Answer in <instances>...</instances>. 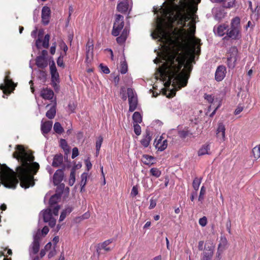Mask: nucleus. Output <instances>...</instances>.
<instances>
[{"mask_svg": "<svg viewBox=\"0 0 260 260\" xmlns=\"http://www.w3.org/2000/svg\"><path fill=\"white\" fill-rule=\"evenodd\" d=\"M180 49L174 51L171 54H170L167 58V61L169 63L168 67V80L165 83L166 87H169L172 83V86L175 87L176 82L181 84V86L185 87L187 83V80L189 76L190 72L191 70V68L187 69V71L183 69L181 70L182 67L184 65L186 57L184 54L179 52L183 44L180 43Z\"/></svg>", "mask_w": 260, "mask_h": 260, "instance_id": "nucleus-1", "label": "nucleus"}, {"mask_svg": "<svg viewBox=\"0 0 260 260\" xmlns=\"http://www.w3.org/2000/svg\"><path fill=\"white\" fill-rule=\"evenodd\" d=\"M240 18L237 16L233 18L231 22V27L226 31V36L224 39L228 40L231 38L233 40H239L241 37L240 32Z\"/></svg>", "mask_w": 260, "mask_h": 260, "instance_id": "nucleus-2", "label": "nucleus"}, {"mask_svg": "<svg viewBox=\"0 0 260 260\" xmlns=\"http://www.w3.org/2000/svg\"><path fill=\"white\" fill-rule=\"evenodd\" d=\"M65 170V165H63L61 169L56 171L53 175V182L54 185H57L61 183L64 177V171Z\"/></svg>", "mask_w": 260, "mask_h": 260, "instance_id": "nucleus-3", "label": "nucleus"}, {"mask_svg": "<svg viewBox=\"0 0 260 260\" xmlns=\"http://www.w3.org/2000/svg\"><path fill=\"white\" fill-rule=\"evenodd\" d=\"M51 10L50 8L47 6H44L42 9V22L44 25H47L49 23Z\"/></svg>", "mask_w": 260, "mask_h": 260, "instance_id": "nucleus-4", "label": "nucleus"}, {"mask_svg": "<svg viewBox=\"0 0 260 260\" xmlns=\"http://www.w3.org/2000/svg\"><path fill=\"white\" fill-rule=\"evenodd\" d=\"M226 68L224 66H219L217 67L215 74V79L217 81H221L225 76Z\"/></svg>", "mask_w": 260, "mask_h": 260, "instance_id": "nucleus-5", "label": "nucleus"}, {"mask_svg": "<svg viewBox=\"0 0 260 260\" xmlns=\"http://www.w3.org/2000/svg\"><path fill=\"white\" fill-rule=\"evenodd\" d=\"M151 139L150 131L148 128H147L145 131V134L143 135V139L140 141V143L143 146L147 148L149 145Z\"/></svg>", "mask_w": 260, "mask_h": 260, "instance_id": "nucleus-6", "label": "nucleus"}, {"mask_svg": "<svg viewBox=\"0 0 260 260\" xmlns=\"http://www.w3.org/2000/svg\"><path fill=\"white\" fill-rule=\"evenodd\" d=\"M214 247L212 245L205 246L203 260H211L213 254Z\"/></svg>", "mask_w": 260, "mask_h": 260, "instance_id": "nucleus-7", "label": "nucleus"}, {"mask_svg": "<svg viewBox=\"0 0 260 260\" xmlns=\"http://www.w3.org/2000/svg\"><path fill=\"white\" fill-rule=\"evenodd\" d=\"M40 95L44 99L51 100L53 97L54 92L51 89L43 88L41 91Z\"/></svg>", "mask_w": 260, "mask_h": 260, "instance_id": "nucleus-8", "label": "nucleus"}, {"mask_svg": "<svg viewBox=\"0 0 260 260\" xmlns=\"http://www.w3.org/2000/svg\"><path fill=\"white\" fill-rule=\"evenodd\" d=\"M52 126V122L51 121H46L45 122H41V131L43 135L47 134L51 131Z\"/></svg>", "mask_w": 260, "mask_h": 260, "instance_id": "nucleus-9", "label": "nucleus"}, {"mask_svg": "<svg viewBox=\"0 0 260 260\" xmlns=\"http://www.w3.org/2000/svg\"><path fill=\"white\" fill-rule=\"evenodd\" d=\"M161 137L157 141V143L155 145V147L158 151H162L165 150L168 146V141L167 140H165L161 143ZM156 142V140L154 141V143Z\"/></svg>", "mask_w": 260, "mask_h": 260, "instance_id": "nucleus-10", "label": "nucleus"}, {"mask_svg": "<svg viewBox=\"0 0 260 260\" xmlns=\"http://www.w3.org/2000/svg\"><path fill=\"white\" fill-rule=\"evenodd\" d=\"M63 163V155L61 153L55 154L54 156L52 166L58 167Z\"/></svg>", "mask_w": 260, "mask_h": 260, "instance_id": "nucleus-11", "label": "nucleus"}, {"mask_svg": "<svg viewBox=\"0 0 260 260\" xmlns=\"http://www.w3.org/2000/svg\"><path fill=\"white\" fill-rule=\"evenodd\" d=\"M42 214L43 221L44 222H48L53 218L52 213L51 209L49 208L41 211V214Z\"/></svg>", "mask_w": 260, "mask_h": 260, "instance_id": "nucleus-12", "label": "nucleus"}, {"mask_svg": "<svg viewBox=\"0 0 260 260\" xmlns=\"http://www.w3.org/2000/svg\"><path fill=\"white\" fill-rule=\"evenodd\" d=\"M36 64L39 68L41 69H44L48 66L47 59L43 58L41 56L36 57Z\"/></svg>", "mask_w": 260, "mask_h": 260, "instance_id": "nucleus-13", "label": "nucleus"}, {"mask_svg": "<svg viewBox=\"0 0 260 260\" xmlns=\"http://www.w3.org/2000/svg\"><path fill=\"white\" fill-rule=\"evenodd\" d=\"M225 131L224 125L222 122L219 123L216 130V136L219 137V134L221 133V140L223 141L225 139Z\"/></svg>", "mask_w": 260, "mask_h": 260, "instance_id": "nucleus-14", "label": "nucleus"}, {"mask_svg": "<svg viewBox=\"0 0 260 260\" xmlns=\"http://www.w3.org/2000/svg\"><path fill=\"white\" fill-rule=\"evenodd\" d=\"M73 210V207L68 206L61 213L59 217V221L63 220L68 214H69Z\"/></svg>", "mask_w": 260, "mask_h": 260, "instance_id": "nucleus-15", "label": "nucleus"}, {"mask_svg": "<svg viewBox=\"0 0 260 260\" xmlns=\"http://www.w3.org/2000/svg\"><path fill=\"white\" fill-rule=\"evenodd\" d=\"M128 104H129V112H132L134 111L137 108L138 105V100L137 98H134L128 99Z\"/></svg>", "mask_w": 260, "mask_h": 260, "instance_id": "nucleus-16", "label": "nucleus"}, {"mask_svg": "<svg viewBox=\"0 0 260 260\" xmlns=\"http://www.w3.org/2000/svg\"><path fill=\"white\" fill-rule=\"evenodd\" d=\"M143 162L146 165H151L154 164L152 162L153 160L155 159L154 157L149 155L147 154H144L143 155Z\"/></svg>", "mask_w": 260, "mask_h": 260, "instance_id": "nucleus-17", "label": "nucleus"}, {"mask_svg": "<svg viewBox=\"0 0 260 260\" xmlns=\"http://www.w3.org/2000/svg\"><path fill=\"white\" fill-rule=\"evenodd\" d=\"M238 53V50L236 47H231L229 50L228 57H231V58L237 59Z\"/></svg>", "mask_w": 260, "mask_h": 260, "instance_id": "nucleus-18", "label": "nucleus"}, {"mask_svg": "<svg viewBox=\"0 0 260 260\" xmlns=\"http://www.w3.org/2000/svg\"><path fill=\"white\" fill-rule=\"evenodd\" d=\"M56 114V104L53 105L46 113V116L50 119L54 118Z\"/></svg>", "mask_w": 260, "mask_h": 260, "instance_id": "nucleus-19", "label": "nucleus"}, {"mask_svg": "<svg viewBox=\"0 0 260 260\" xmlns=\"http://www.w3.org/2000/svg\"><path fill=\"white\" fill-rule=\"evenodd\" d=\"M114 23H117L116 25L120 29H122L124 26L123 17L121 15L117 14L116 15L115 21Z\"/></svg>", "mask_w": 260, "mask_h": 260, "instance_id": "nucleus-20", "label": "nucleus"}, {"mask_svg": "<svg viewBox=\"0 0 260 260\" xmlns=\"http://www.w3.org/2000/svg\"><path fill=\"white\" fill-rule=\"evenodd\" d=\"M210 150V146L209 144L203 145L198 151V155L202 156L205 154H209L208 151Z\"/></svg>", "mask_w": 260, "mask_h": 260, "instance_id": "nucleus-21", "label": "nucleus"}, {"mask_svg": "<svg viewBox=\"0 0 260 260\" xmlns=\"http://www.w3.org/2000/svg\"><path fill=\"white\" fill-rule=\"evenodd\" d=\"M117 10L121 13H125L128 9V4L126 2H120L117 6Z\"/></svg>", "mask_w": 260, "mask_h": 260, "instance_id": "nucleus-22", "label": "nucleus"}, {"mask_svg": "<svg viewBox=\"0 0 260 260\" xmlns=\"http://www.w3.org/2000/svg\"><path fill=\"white\" fill-rule=\"evenodd\" d=\"M229 28V26L226 24L220 25L217 29V33L219 36H223Z\"/></svg>", "mask_w": 260, "mask_h": 260, "instance_id": "nucleus-23", "label": "nucleus"}, {"mask_svg": "<svg viewBox=\"0 0 260 260\" xmlns=\"http://www.w3.org/2000/svg\"><path fill=\"white\" fill-rule=\"evenodd\" d=\"M61 197L59 196V194L55 193L51 197L49 201V204L50 207H52L53 205L57 204L58 201L60 199Z\"/></svg>", "mask_w": 260, "mask_h": 260, "instance_id": "nucleus-24", "label": "nucleus"}, {"mask_svg": "<svg viewBox=\"0 0 260 260\" xmlns=\"http://www.w3.org/2000/svg\"><path fill=\"white\" fill-rule=\"evenodd\" d=\"M76 169L75 167H73L71 170L70 179L69 181V184L70 186H73L75 182L76 178Z\"/></svg>", "mask_w": 260, "mask_h": 260, "instance_id": "nucleus-25", "label": "nucleus"}, {"mask_svg": "<svg viewBox=\"0 0 260 260\" xmlns=\"http://www.w3.org/2000/svg\"><path fill=\"white\" fill-rule=\"evenodd\" d=\"M134 123H141L142 122V117L139 112H135L132 117Z\"/></svg>", "mask_w": 260, "mask_h": 260, "instance_id": "nucleus-26", "label": "nucleus"}, {"mask_svg": "<svg viewBox=\"0 0 260 260\" xmlns=\"http://www.w3.org/2000/svg\"><path fill=\"white\" fill-rule=\"evenodd\" d=\"M53 129L55 132L58 134H61L64 131L63 127L61 125L60 123L58 122H56L54 123L53 126Z\"/></svg>", "mask_w": 260, "mask_h": 260, "instance_id": "nucleus-27", "label": "nucleus"}, {"mask_svg": "<svg viewBox=\"0 0 260 260\" xmlns=\"http://www.w3.org/2000/svg\"><path fill=\"white\" fill-rule=\"evenodd\" d=\"M112 242V239L107 240L101 244H99L102 248H103L105 251H109L111 250V248L110 247H107L108 245L111 243Z\"/></svg>", "mask_w": 260, "mask_h": 260, "instance_id": "nucleus-28", "label": "nucleus"}, {"mask_svg": "<svg viewBox=\"0 0 260 260\" xmlns=\"http://www.w3.org/2000/svg\"><path fill=\"white\" fill-rule=\"evenodd\" d=\"M202 178H198L197 177H196L193 180L192 187L193 189L195 190V191H197V190L199 189L200 185L202 181Z\"/></svg>", "mask_w": 260, "mask_h": 260, "instance_id": "nucleus-29", "label": "nucleus"}, {"mask_svg": "<svg viewBox=\"0 0 260 260\" xmlns=\"http://www.w3.org/2000/svg\"><path fill=\"white\" fill-rule=\"evenodd\" d=\"M4 82L6 86L8 87H12L13 89L15 87V84L12 79H9L8 76H6L4 79Z\"/></svg>", "mask_w": 260, "mask_h": 260, "instance_id": "nucleus-30", "label": "nucleus"}, {"mask_svg": "<svg viewBox=\"0 0 260 260\" xmlns=\"http://www.w3.org/2000/svg\"><path fill=\"white\" fill-rule=\"evenodd\" d=\"M237 59L231 58V57H227V65L230 69H234L236 66Z\"/></svg>", "mask_w": 260, "mask_h": 260, "instance_id": "nucleus-31", "label": "nucleus"}, {"mask_svg": "<svg viewBox=\"0 0 260 260\" xmlns=\"http://www.w3.org/2000/svg\"><path fill=\"white\" fill-rule=\"evenodd\" d=\"M178 136L181 139H185L188 136H191L192 135L191 133H190L189 131H185V130H182V131H178Z\"/></svg>", "mask_w": 260, "mask_h": 260, "instance_id": "nucleus-32", "label": "nucleus"}, {"mask_svg": "<svg viewBox=\"0 0 260 260\" xmlns=\"http://www.w3.org/2000/svg\"><path fill=\"white\" fill-rule=\"evenodd\" d=\"M252 153L254 158L257 159L260 157V147L256 146L254 147L252 150Z\"/></svg>", "mask_w": 260, "mask_h": 260, "instance_id": "nucleus-33", "label": "nucleus"}, {"mask_svg": "<svg viewBox=\"0 0 260 260\" xmlns=\"http://www.w3.org/2000/svg\"><path fill=\"white\" fill-rule=\"evenodd\" d=\"M63 57H64V55L63 54V53H60L59 56L58 57V58L57 59V66L59 67L63 68V69L65 68V64L63 62Z\"/></svg>", "mask_w": 260, "mask_h": 260, "instance_id": "nucleus-34", "label": "nucleus"}, {"mask_svg": "<svg viewBox=\"0 0 260 260\" xmlns=\"http://www.w3.org/2000/svg\"><path fill=\"white\" fill-rule=\"evenodd\" d=\"M150 173L151 175L158 178L161 175V171L156 168H152L150 170Z\"/></svg>", "mask_w": 260, "mask_h": 260, "instance_id": "nucleus-35", "label": "nucleus"}, {"mask_svg": "<svg viewBox=\"0 0 260 260\" xmlns=\"http://www.w3.org/2000/svg\"><path fill=\"white\" fill-rule=\"evenodd\" d=\"M120 72L122 74H124L127 72V64L125 59L121 62Z\"/></svg>", "mask_w": 260, "mask_h": 260, "instance_id": "nucleus-36", "label": "nucleus"}, {"mask_svg": "<svg viewBox=\"0 0 260 260\" xmlns=\"http://www.w3.org/2000/svg\"><path fill=\"white\" fill-rule=\"evenodd\" d=\"M50 36L49 34H46L44 38L43 41H42V46L44 48H48L49 47V42L50 40Z\"/></svg>", "mask_w": 260, "mask_h": 260, "instance_id": "nucleus-37", "label": "nucleus"}, {"mask_svg": "<svg viewBox=\"0 0 260 260\" xmlns=\"http://www.w3.org/2000/svg\"><path fill=\"white\" fill-rule=\"evenodd\" d=\"M43 35V30H39V34H38L39 38L36 41V45L38 49L40 48V43L42 42V40L41 39V38L42 37Z\"/></svg>", "mask_w": 260, "mask_h": 260, "instance_id": "nucleus-38", "label": "nucleus"}, {"mask_svg": "<svg viewBox=\"0 0 260 260\" xmlns=\"http://www.w3.org/2000/svg\"><path fill=\"white\" fill-rule=\"evenodd\" d=\"M176 89H172L170 90L167 91L165 90L164 91V94L167 96L168 98H172L173 96H175L176 93Z\"/></svg>", "mask_w": 260, "mask_h": 260, "instance_id": "nucleus-39", "label": "nucleus"}, {"mask_svg": "<svg viewBox=\"0 0 260 260\" xmlns=\"http://www.w3.org/2000/svg\"><path fill=\"white\" fill-rule=\"evenodd\" d=\"M117 23H114L112 31V35L113 36L117 37L119 35L120 31L121 30L120 28L116 25Z\"/></svg>", "mask_w": 260, "mask_h": 260, "instance_id": "nucleus-40", "label": "nucleus"}, {"mask_svg": "<svg viewBox=\"0 0 260 260\" xmlns=\"http://www.w3.org/2000/svg\"><path fill=\"white\" fill-rule=\"evenodd\" d=\"M32 249L34 254H37L40 249V242L33 241Z\"/></svg>", "mask_w": 260, "mask_h": 260, "instance_id": "nucleus-41", "label": "nucleus"}, {"mask_svg": "<svg viewBox=\"0 0 260 260\" xmlns=\"http://www.w3.org/2000/svg\"><path fill=\"white\" fill-rule=\"evenodd\" d=\"M57 186L56 190L57 193H56V194H59V196L61 197L64 189L65 185L64 183H60V184L57 185Z\"/></svg>", "mask_w": 260, "mask_h": 260, "instance_id": "nucleus-42", "label": "nucleus"}, {"mask_svg": "<svg viewBox=\"0 0 260 260\" xmlns=\"http://www.w3.org/2000/svg\"><path fill=\"white\" fill-rule=\"evenodd\" d=\"M127 94L128 99H132L134 98H137V96L135 95L133 89L131 88H128L127 89Z\"/></svg>", "mask_w": 260, "mask_h": 260, "instance_id": "nucleus-43", "label": "nucleus"}, {"mask_svg": "<svg viewBox=\"0 0 260 260\" xmlns=\"http://www.w3.org/2000/svg\"><path fill=\"white\" fill-rule=\"evenodd\" d=\"M87 173H83L81 175V182H80V186H85L87 182Z\"/></svg>", "mask_w": 260, "mask_h": 260, "instance_id": "nucleus-44", "label": "nucleus"}, {"mask_svg": "<svg viewBox=\"0 0 260 260\" xmlns=\"http://www.w3.org/2000/svg\"><path fill=\"white\" fill-rule=\"evenodd\" d=\"M93 49V44L92 43V42L90 43L89 42H88L87 43L86 47V52L87 58H88V54H89L90 51H91V52H92Z\"/></svg>", "mask_w": 260, "mask_h": 260, "instance_id": "nucleus-45", "label": "nucleus"}, {"mask_svg": "<svg viewBox=\"0 0 260 260\" xmlns=\"http://www.w3.org/2000/svg\"><path fill=\"white\" fill-rule=\"evenodd\" d=\"M50 71L51 75L58 73L57 72L55 62L53 60H52L51 63L50 65Z\"/></svg>", "mask_w": 260, "mask_h": 260, "instance_id": "nucleus-46", "label": "nucleus"}, {"mask_svg": "<svg viewBox=\"0 0 260 260\" xmlns=\"http://www.w3.org/2000/svg\"><path fill=\"white\" fill-rule=\"evenodd\" d=\"M50 71L51 75L58 73L57 72L55 62L53 60H52L51 63L50 65Z\"/></svg>", "mask_w": 260, "mask_h": 260, "instance_id": "nucleus-47", "label": "nucleus"}, {"mask_svg": "<svg viewBox=\"0 0 260 260\" xmlns=\"http://www.w3.org/2000/svg\"><path fill=\"white\" fill-rule=\"evenodd\" d=\"M206 188L204 186H202L201 188L200 195L198 198V200L199 201H201L202 202V201L204 200V196L206 193Z\"/></svg>", "mask_w": 260, "mask_h": 260, "instance_id": "nucleus-48", "label": "nucleus"}, {"mask_svg": "<svg viewBox=\"0 0 260 260\" xmlns=\"http://www.w3.org/2000/svg\"><path fill=\"white\" fill-rule=\"evenodd\" d=\"M134 132L136 135L139 136L141 133V127L139 124L134 123Z\"/></svg>", "mask_w": 260, "mask_h": 260, "instance_id": "nucleus-49", "label": "nucleus"}, {"mask_svg": "<svg viewBox=\"0 0 260 260\" xmlns=\"http://www.w3.org/2000/svg\"><path fill=\"white\" fill-rule=\"evenodd\" d=\"M103 141V137L102 136H100L96 142V149L97 150V152H98V151H100Z\"/></svg>", "mask_w": 260, "mask_h": 260, "instance_id": "nucleus-50", "label": "nucleus"}, {"mask_svg": "<svg viewBox=\"0 0 260 260\" xmlns=\"http://www.w3.org/2000/svg\"><path fill=\"white\" fill-rule=\"evenodd\" d=\"M51 82H59V75L58 73L51 75Z\"/></svg>", "mask_w": 260, "mask_h": 260, "instance_id": "nucleus-51", "label": "nucleus"}, {"mask_svg": "<svg viewBox=\"0 0 260 260\" xmlns=\"http://www.w3.org/2000/svg\"><path fill=\"white\" fill-rule=\"evenodd\" d=\"M228 244V240L225 237H221L220 238V243L218 245V249H220V248L223 246H225Z\"/></svg>", "mask_w": 260, "mask_h": 260, "instance_id": "nucleus-52", "label": "nucleus"}, {"mask_svg": "<svg viewBox=\"0 0 260 260\" xmlns=\"http://www.w3.org/2000/svg\"><path fill=\"white\" fill-rule=\"evenodd\" d=\"M102 71V72L104 74H108L110 73V70L106 66H104L103 63H101L99 66Z\"/></svg>", "mask_w": 260, "mask_h": 260, "instance_id": "nucleus-53", "label": "nucleus"}, {"mask_svg": "<svg viewBox=\"0 0 260 260\" xmlns=\"http://www.w3.org/2000/svg\"><path fill=\"white\" fill-rule=\"evenodd\" d=\"M236 0H234L232 2H229L227 4L224 3L223 4V7L225 8H231L235 6V2Z\"/></svg>", "mask_w": 260, "mask_h": 260, "instance_id": "nucleus-54", "label": "nucleus"}, {"mask_svg": "<svg viewBox=\"0 0 260 260\" xmlns=\"http://www.w3.org/2000/svg\"><path fill=\"white\" fill-rule=\"evenodd\" d=\"M59 46L64 51V53H63L64 56L66 55L67 54V51L68 49L67 45L64 43V42H61L60 43Z\"/></svg>", "mask_w": 260, "mask_h": 260, "instance_id": "nucleus-55", "label": "nucleus"}, {"mask_svg": "<svg viewBox=\"0 0 260 260\" xmlns=\"http://www.w3.org/2000/svg\"><path fill=\"white\" fill-rule=\"evenodd\" d=\"M34 242H39L41 239V233L40 230H38L35 235L33 237Z\"/></svg>", "mask_w": 260, "mask_h": 260, "instance_id": "nucleus-56", "label": "nucleus"}, {"mask_svg": "<svg viewBox=\"0 0 260 260\" xmlns=\"http://www.w3.org/2000/svg\"><path fill=\"white\" fill-rule=\"evenodd\" d=\"M199 224L202 226H205L207 224V219L206 217L204 216V217L201 218L199 219Z\"/></svg>", "mask_w": 260, "mask_h": 260, "instance_id": "nucleus-57", "label": "nucleus"}, {"mask_svg": "<svg viewBox=\"0 0 260 260\" xmlns=\"http://www.w3.org/2000/svg\"><path fill=\"white\" fill-rule=\"evenodd\" d=\"M59 82H51V84L52 86L53 87L55 92H58L60 89V86L58 84Z\"/></svg>", "mask_w": 260, "mask_h": 260, "instance_id": "nucleus-58", "label": "nucleus"}, {"mask_svg": "<svg viewBox=\"0 0 260 260\" xmlns=\"http://www.w3.org/2000/svg\"><path fill=\"white\" fill-rule=\"evenodd\" d=\"M60 146L62 149L68 148L69 145L65 139H61L60 140Z\"/></svg>", "mask_w": 260, "mask_h": 260, "instance_id": "nucleus-59", "label": "nucleus"}, {"mask_svg": "<svg viewBox=\"0 0 260 260\" xmlns=\"http://www.w3.org/2000/svg\"><path fill=\"white\" fill-rule=\"evenodd\" d=\"M131 194L133 197H135L138 194V188L137 185L133 187Z\"/></svg>", "mask_w": 260, "mask_h": 260, "instance_id": "nucleus-60", "label": "nucleus"}, {"mask_svg": "<svg viewBox=\"0 0 260 260\" xmlns=\"http://www.w3.org/2000/svg\"><path fill=\"white\" fill-rule=\"evenodd\" d=\"M126 40V39L125 38H124V37L122 36L121 35H120V36L116 38V41H117V43H118L119 44H122L123 43H124L125 42Z\"/></svg>", "mask_w": 260, "mask_h": 260, "instance_id": "nucleus-61", "label": "nucleus"}, {"mask_svg": "<svg viewBox=\"0 0 260 260\" xmlns=\"http://www.w3.org/2000/svg\"><path fill=\"white\" fill-rule=\"evenodd\" d=\"M79 155L78 149L77 147L73 148L72 150V158H75Z\"/></svg>", "mask_w": 260, "mask_h": 260, "instance_id": "nucleus-62", "label": "nucleus"}, {"mask_svg": "<svg viewBox=\"0 0 260 260\" xmlns=\"http://www.w3.org/2000/svg\"><path fill=\"white\" fill-rule=\"evenodd\" d=\"M68 107H69V109L71 111V112H72V113L75 112L76 106L74 103L70 102L68 105Z\"/></svg>", "mask_w": 260, "mask_h": 260, "instance_id": "nucleus-63", "label": "nucleus"}, {"mask_svg": "<svg viewBox=\"0 0 260 260\" xmlns=\"http://www.w3.org/2000/svg\"><path fill=\"white\" fill-rule=\"evenodd\" d=\"M156 200L151 199L150 201V205H149V208L150 209H152L156 206Z\"/></svg>", "mask_w": 260, "mask_h": 260, "instance_id": "nucleus-64", "label": "nucleus"}]
</instances>
